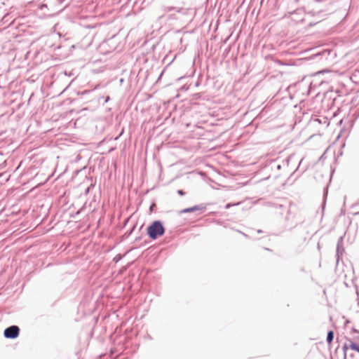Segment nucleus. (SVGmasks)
<instances>
[{
  "label": "nucleus",
  "mask_w": 359,
  "mask_h": 359,
  "mask_svg": "<svg viewBox=\"0 0 359 359\" xmlns=\"http://www.w3.org/2000/svg\"><path fill=\"white\" fill-rule=\"evenodd\" d=\"M350 348L353 350V351H355L359 353V346L355 343H351L350 344Z\"/></svg>",
  "instance_id": "nucleus-4"
},
{
  "label": "nucleus",
  "mask_w": 359,
  "mask_h": 359,
  "mask_svg": "<svg viewBox=\"0 0 359 359\" xmlns=\"http://www.w3.org/2000/svg\"><path fill=\"white\" fill-rule=\"evenodd\" d=\"M238 204H239V203H235V204L228 203V204H226V207H225V208H226V209H228V208H229L230 207H231V206H233V205H238Z\"/></svg>",
  "instance_id": "nucleus-7"
},
{
  "label": "nucleus",
  "mask_w": 359,
  "mask_h": 359,
  "mask_svg": "<svg viewBox=\"0 0 359 359\" xmlns=\"http://www.w3.org/2000/svg\"><path fill=\"white\" fill-rule=\"evenodd\" d=\"M350 348L353 350V351H355L359 353V346L355 343H351L350 344Z\"/></svg>",
  "instance_id": "nucleus-5"
},
{
  "label": "nucleus",
  "mask_w": 359,
  "mask_h": 359,
  "mask_svg": "<svg viewBox=\"0 0 359 359\" xmlns=\"http://www.w3.org/2000/svg\"><path fill=\"white\" fill-rule=\"evenodd\" d=\"M198 208L196 206H194V207L191 208L184 209V210H182L181 212H188L194 211V210H198Z\"/></svg>",
  "instance_id": "nucleus-6"
},
{
  "label": "nucleus",
  "mask_w": 359,
  "mask_h": 359,
  "mask_svg": "<svg viewBox=\"0 0 359 359\" xmlns=\"http://www.w3.org/2000/svg\"><path fill=\"white\" fill-rule=\"evenodd\" d=\"M19 328L16 325L11 326L4 330V336L6 338L14 339L19 334Z\"/></svg>",
  "instance_id": "nucleus-2"
},
{
  "label": "nucleus",
  "mask_w": 359,
  "mask_h": 359,
  "mask_svg": "<svg viewBox=\"0 0 359 359\" xmlns=\"http://www.w3.org/2000/svg\"><path fill=\"white\" fill-rule=\"evenodd\" d=\"M333 338H334L333 332L332 331H330L327 333V341L328 342V344H331L332 343V341L333 340Z\"/></svg>",
  "instance_id": "nucleus-3"
},
{
  "label": "nucleus",
  "mask_w": 359,
  "mask_h": 359,
  "mask_svg": "<svg viewBox=\"0 0 359 359\" xmlns=\"http://www.w3.org/2000/svg\"><path fill=\"white\" fill-rule=\"evenodd\" d=\"M164 229L159 222H154L148 227L147 233L150 238L156 239L157 237L163 235Z\"/></svg>",
  "instance_id": "nucleus-1"
}]
</instances>
